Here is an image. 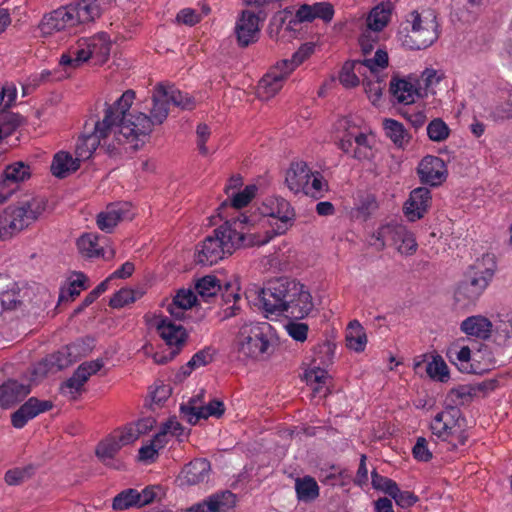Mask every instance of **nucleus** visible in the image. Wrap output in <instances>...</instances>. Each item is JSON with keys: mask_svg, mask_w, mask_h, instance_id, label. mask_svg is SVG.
<instances>
[{"mask_svg": "<svg viewBox=\"0 0 512 512\" xmlns=\"http://www.w3.org/2000/svg\"><path fill=\"white\" fill-rule=\"evenodd\" d=\"M407 23L411 25V29L402 39L404 46L412 50L425 49L438 39V23L433 10H414L409 14Z\"/></svg>", "mask_w": 512, "mask_h": 512, "instance_id": "nucleus-5", "label": "nucleus"}, {"mask_svg": "<svg viewBox=\"0 0 512 512\" xmlns=\"http://www.w3.org/2000/svg\"><path fill=\"white\" fill-rule=\"evenodd\" d=\"M258 300L266 313L304 319L314 308L307 287L295 279L279 277L269 280L260 289Z\"/></svg>", "mask_w": 512, "mask_h": 512, "instance_id": "nucleus-3", "label": "nucleus"}, {"mask_svg": "<svg viewBox=\"0 0 512 512\" xmlns=\"http://www.w3.org/2000/svg\"><path fill=\"white\" fill-rule=\"evenodd\" d=\"M224 412V403L218 399H213L207 405L198 407L197 400L191 398L188 403L180 406L182 417L191 425H195L200 419H207L210 416L220 418Z\"/></svg>", "mask_w": 512, "mask_h": 512, "instance_id": "nucleus-10", "label": "nucleus"}, {"mask_svg": "<svg viewBox=\"0 0 512 512\" xmlns=\"http://www.w3.org/2000/svg\"><path fill=\"white\" fill-rule=\"evenodd\" d=\"M138 293L131 289H120L116 292L109 301V306L112 308H122L125 305L133 303L138 298Z\"/></svg>", "mask_w": 512, "mask_h": 512, "instance_id": "nucleus-51", "label": "nucleus"}, {"mask_svg": "<svg viewBox=\"0 0 512 512\" xmlns=\"http://www.w3.org/2000/svg\"><path fill=\"white\" fill-rule=\"evenodd\" d=\"M349 331L346 334L347 346L356 352H361L365 349L367 343V336L363 327L357 320L349 323Z\"/></svg>", "mask_w": 512, "mask_h": 512, "instance_id": "nucleus-37", "label": "nucleus"}, {"mask_svg": "<svg viewBox=\"0 0 512 512\" xmlns=\"http://www.w3.org/2000/svg\"><path fill=\"white\" fill-rule=\"evenodd\" d=\"M426 372L433 380L446 382L449 379L448 366L439 355L433 357V360L427 364Z\"/></svg>", "mask_w": 512, "mask_h": 512, "instance_id": "nucleus-44", "label": "nucleus"}, {"mask_svg": "<svg viewBox=\"0 0 512 512\" xmlns=\"http://www.w3.org/2000/svg\"><path fill=\"white\" fill-rule=\"evenodd\" d=\"M85 137L86 136H84L81 142L77 145H82ZM77 148L78 146H76V149ZM83 152L85 153V157H83V159L89 158L92 155V153L89 155L85 146H83ZM76 153H78L77 150ZM77 155V158H73L68 152L60 151L56 153L51 164V173L55 177L63 179L77 171L80 167V158H82L79 154Z\"/></svg>", "mask_w": 512, "mask_h": 512, "instance_id": "nucleus-20", "label": "nucleus"}, {"mask_svg": "<svg viewBox=\"0 0 512 512\" xmlns=\"http://www.w3.org/2000/svg\"><path fill=\"white\" fill-rule=\"evenodd\" d=\"M123 446L114 434H111L96 447L97 457L106 464L107 460L113 459Z\"/></svg>", "mask_w": 512, "mask_h": 512, "instance_id": "nucleus-39", "label": "nucleus"}, {"mask_svg": "<svg viewBox=\"0 0 512 512\" xmlns=\"http://www.w3.org/2000/svg\"><path fill=\"white\" fill-rule=\"evenodd\" d=\"M211 466L205 458H197L184 466L179 476L182 484L196 485L208 479Z\"/></svg>", "mask_w": 512, "mask_h": 512, "instance_id": "nucleus-23", "label": "nucleus"}, {"mask_svg": "<svg viewBox=\"0 0 512 512\" xmlns=\"http://www.w3.org/2000/svg\"><path fill=\"white\" fill-rule=\"evenodd\" d=\"M371 483L374 489L382 491L389 496L392 495L398 486L394 480L378 474L376 470L371 472Z\"/></svg>", "mask_w": 512, "mask_h": 512, "instance_id": "nucleus-53", "label": "nucleus"}, {"mask_svg": "<svg viewBox=\"0 0 512 512\" xmlns=\"http://www.w3.org/2000/svg\"><path fill=\"white\" fill-rule=\"evenodd\" d=\"M269 216L281 221L282 225L278 226V231L279 233H283L287 230L288 224L291 225V222L294 220L295 212L287 200L276 198L275 201L272 202Z\"/></svg>", "mask_w": 512, "mask_h": 512, "instance_id": "nucleus-31", "label": "nucleus"}, {"mask_svg": "<svg viewBox=\"0 0 512 512\" xmlns=\"http://www.w3.org/2000/svg\"><path fill=\"white\" fill-rule=\"evenodd\" d=\"M46 208L43 199L33 198L17 205H10L2 212L11 237L34 223Z\"/></svg>", "mask_w": 512, "mask_h": 512, "instance_id": "nucleus-7", "label": "nucleus"}, {"mask_svg": "<svg viewBox=\"0 0 512 512\" xmlns=\"http://www.w3.org/2000/svg\"><path fill=\"white\" fill-rule=\"evenodd\" d=\"M417 171L421 182L431 186L440 185L446 179L445 163L437 156H425L419 163Z\"/></svg>", "mask_w": 512, "mask_h": 512, "instance_id": "nucleus-15", "label": "nucleus"}, {"mask_svg": "<svg viewBox=\"0 0 512 512\" xmlns=\"http://www.w3.org/2000/svg\"><path fill=\"white\" fill-rule=\"evenodd\" d=\"M415 459L418 461L428 462L432 459V453L428 449L427 440L424 437H419L412 449Z\"/></svg>", "mask_w": 512, "mask_h": 512, "instance_id": "nucleus-63", "label": "nucleus"}, {"mask_svg": "<svg viewBox=\"0 0 512 512\" xmlns=\"http://www.w3.org/2000/svg\"><path fill=\"white\" fill-rule=\"evenodd\" d=\"M31 176L30 166L22 161L8 165L0 177V204L4 203L18 188L21 182Z\"/></svg>", "mask_w": 512, "mask_h": 512, "instance_id": "nucleus-9", "label": "nucleus"}, {"mask_svg": "<svg viewBox=\"0 0 512 512\" xmlns=\"http://www.w3.org/2000/svg\"><path fill=\"white\" fill-rule=\"evenodd\" d=\"M165 95V85L159 83L153 92V107L150 111V118L156 125L162 124L169 114L168 103L165 100Z\"/></svg>", "mask_w": 512, "mask_h": 512, "instance_id": "nucleus-30", "label": "nucleus"}, {"mask_svg": "<svg viewBox=\"0 0 512 512\" xmlns=\"http://www.w3.org/2000/svg\"><path fill=\"white\" fill-rule=\"evenodd\" d=\"M53 406V402L50 400H40L36 397H30L11 414V424L14 428L21 429L28 421L34 419L41 413L51 410Z\"/></svg>", "mask_w": 512, "mask_h": 512, "instance_id": "nucleus-12", "label": "nucleus"}, {"mask_svg": "<svg viewBox=\"0 0 512 512\" xmlns=\"http://www.w3.org/2000/svg\"><path fill=\"white\" fill-rule=\"evenodd\" d=\"M391 16V4L380 3L375 6L369 13L367 17V25L369 29L379 32L381 31L389 22Z\"/></svg>", "mask_w": 512, "mask_h": 512, "instance_id": "nucleus-32", "label": "nucleus"}, {"mask_svg": "<svg viewBox=\"0 0 512 512\" xmlns=\"http://www.w3.org/2000/svg\"><path fill=\"white\" fill-rule=\"evenodd\" d=\"M17 97V90L13 85L0 86V108H10Z\"/></svg>", "mask_w": 512, "mask_h": 512, "instance_id": "nucleus-64", "label": "nucleus"}, {"mask_svg": "<svg viewBox=\"0 0 512 512\" xmlns=\"http://www.w3.org/2000/svg\"><path fill=\"white\" fill-rule=\"evenodd\" d=\"M390 497L403 509L413 506L419 499L413 492L401 491L398 486Z\"/></svg>", "mask_w": 512, "mask_h": 512, "instance_id": "nucleus-58", "label": "nucleus"}, {"mask_svg": "<svg viewBox=\"0 0 512 512\" xmlns=\"http://www.w3.org/2000/svg\"><path fill=\"white\" fill-rule=\"evenodd\" d=\"M235 506L236 495L230 490H223L213 493L186 512H233Z\"/></svg>", "mask_w": 512, "mask_h": 512, "instance_id": "nucleus-14", "label": "nucleus"}, {"mask_svg": "<svg viewBox=\"0 0 512 512\" xmlns=\"http://www.w3.org/2000/svg\"><path fill=\"white\" fill-rule=\"evenodd\" d=\"M288 334L296 341L304 342L307 339L309 327L302 322H289L286 325Z\"/></svg>", "mask_w": 512, "mask_h": 512, "instance_id": "nucleus-61", "label": "nucleus"}, {"mask_svg": "<svg viewBox=\"0 0 512 512\" xmlns=\"http://www.w3.org/2000/svg\"><path fill=\"white\" fill-rule=\"evenodd\" d=\"M314 52L313 43H304L292 55L291 59H283L279 61L280 65L286 69V72L291 74L300 64L309 58Z\"/></svg>", "mask_w": 512, "mask_h": 512, "instance_id": "nucleus-40", "label": "nucleus"}, {"mask_svg": "<svg viewBox=\"0 0 512 512\" xmlns=\"http://www.w3.org/2000/svg\"><path fill=\"white\" fill-rule=\"evenodd\" d=\"M125 219H131L127 203L109 205L106 211L97 215V226L100 230L111 233L114 227Z\"/></svg>", "mask_w": 512, "mask_h": 512, "instance_id": "nucleus-22", "label": "nucleus"}, {"mask_svg": "<svg viewBox=\"0 0 512 512\" xmlns=\"http://www.w3.org/2000/svg\"><path fill=\"white\" fill-rule=\"evenodd\" d=\"M370 70L371 75H379L377 68H386L388 66V54L385 50L378 49L373 58L361 61V66Z\"/></svg>", "mask_w": 512, "mask_h": 512, "instance_id": "nucleus-50", "label": "nucleus"}, {"mask_svg": "<svg viewBox=\"0 0 512 512\" xmlns=\"http://www.w3.org/2000/svg\"><path fill=\"white\" fill-rule=\"evenodd\" d=\"M77 278L69 283V286L67 290H62L59 296V301L67 300L66 293L71 298V300H74L79 294L82 289H86L85 282L87 281V277L83 273H77Z\"/></svg>", "mask_w": 512, "mask_h": 512, "instance_id": "nucleus-54", "label": "nucleus"}, {"mask_svg": "<svg viewBox=\"0 0 512 512\" xmlns=\"http://www.w3.org/2000/svg\"><path fill=\"white\" fill-rule=\"evenodd\" d=\"M33 472L32 466L10 469L5 473V482L8 485H19L29 479Z\"/></svg>", "mask_w": 512, "mask_h": 512, "instance_id": "nucleus-52", "label": "nucleus"}, {"mask_svg": "<svg viewBox=\"0 0 512 512\" xmlns=\"http://www.w3.org/2000/svg\"><path fill=\"white\" fill-rule=\"evenodd\" d=\"M77 23L75 9L61 7L45 15L39 24V28L43 35H51L67 27L75 26Z\"/></svg>", "mask_w": 512, "mask_h": 512, "instance_id": "nucleus-13", "label": "nucleus"}, {"mask_svg": "<svg viewBox=\"0 0 512 512\" xmlns=\"http://www.w3.org/2000/svg\"><path fill=\"white\" fill-rule=\"evenodd\" d=\"M258 22L259 18L254 12L249 10L241 12L234 29L239 47H248L258 40L260 32Z\"/></svg>", "mask_w": 512, "mask_h": 512, "instance_id": "nucleus-11", "label": "nucleus"}, {"mask_svg": "<svg viewBox=\"0 0 512 512\" xmlns=\"http://www.w3.org/2000/svg\"><path fill=\"white\" fill-rule=\"evenodd\" d=\"M165 92V100L168 105L171 103L172 105L183 110H192L195 107L194 99L187 93H183L182 91L176 89L174 86L165 85Z\"/></svg>", "mask_w": 512, "mask_h": 512, "instance_id": "nucleus-38", "label": "nucleus"}, {"mask_svg": "<svg viewBox=\"0 0 512 512\" xmlns=\"http://www.w3.org/2000/svg\"><path fill=\"white\" fill-rule=\"evenodd\" d=\"M99 236L93 233L83 234L77 240V247L82 256L86 258H94L102 256L105 259H110L114 256V250L110 251V255H104L103 248L98 245Z\"/></svg>", "mask_w": 512, "mask_h": 512, "instance_id": "nucleus-29", "label": "nucleus"}, {"mask_svg": "<svg viewBox=\"0 0 512 512\" xmlns=\"http://www.w3.org/2000/svg\"><path fill=\"white\" fill-rule=\"evenodd\" d=\"M84 44L87 46L86 48H71L68 53L62 54L59 60L60 65L76 68L88 61L94 54L98 53L97 44L95 42L87 43L85 40ZM109 51L110 48L107 44L103 43L99 47V53L104 56H108Z\"/></svg>", "mask_w": 512, "mask_h": 512, "instance_id": "nucleus-18", "label": "nucleus"}, {"mask_svg": "<svg viewBox=\"0 0 512 512\" xmlns=\"http://www.w3.org/2000/svg\"><path fill=\"white\" fill-rule=\"evenodd\" d=\"M23 120L20 114L13 113L9 111L8 108L2 109L0 112V124L5 136L10 135L16 130L23 123Z\"/></svg>", "mask_w": 512, "mask_h": 512, "instance_id": "nucleus-47", "label": "nucleus"}, {"mask_svg": "<svg viewBox=\"0 0 512 512\" xmlns=\"http://www.w3.org/2000/svg\"><path fill=\"white\" fill-rule=\"evenodd\" d=\"M139 491L133 488L125 489L113 498L112 508L114 510H127L131 507H138L140 504Z\"/></svg>", "mask_w": 512, "mask_h": 512, "instance_id": "nucleus-41", "label": "nucleus"}, {"mask_svg": "<svg viewBox=\"0 0 512 512\" xmlns=\"http://www.w3.org/2000/svg\"><path fill=\"white\" fill-rule=\"evenodd\" d=\"M431 205V192L426 187H418L411 191L405 202L403 211L409 221L414 222L424 217Z\"/></svg>", "mask_w": 512, "mask_h": 512, "instance_id": "nucleus-16", "label": "nucleus"}, {"mask_svg": "<svg viewBox=\"0 0 512 512\" xmlns=\"http://www.w3.org/2000/svg\"><path fill=\"white\" fill-rule=\"evenodd\" d=\"M251 220L242 214L237 218L225 221L207 236L198 251L196 260L199 264L212 266L226 255H231L236 249L260 246L268 243L272 236H260L251 233Z\"/></svg>", "mask_w": 512, "mask_h": 512, "instance_id": "nucleus-2", "label": "nucleus"}, {"mask_svg": "<svg viewBox=\"0 0 512 512\" xmlns=\"http://www.w3.org/2000/svg\"><path fill=\"white\" fill-rule=\"evenodd\" d=\"M383 128L386 136L397 146L403 147L410 139V136L402 123L386 118L383 120Z\"/></svg>", "mask_w": 512, "mask_h": 512, "instance_id": "nucleus-34", "label": "nucleus"}, {"mask_svg": "<svg viewBox=\"0 0 512 512\" xmlns=\"http://www.w3.org/2000/svg\"><path fill=\"white\" fill-rule=\"evenodd\" d=\"M86 382L87 377L75 370L73 375L62 383L60 389L62 393L78 394L83 391V386Z\"/></svg>", "mask_w": 512, "mask_h": 512, "instance_id": "nucleus-49", "label": "nucleus"}, {"mask_svg": "<svg viewBox=\"0 0 512 512\" xmlns=\"http://www.w3.org/2000/svg\"><path fill=\"white\" fill-rule=\"evenodd\" d=\"M74 9L78 23L80 21L92 20L99 16L98 6L93 4V2H90V0H82L78 8Z\"/></svg>", "mask_w": 512, "mask_h": 512, "instance_id": "nucleus-55", "label": "nucleus"}, {"mask_svg": "<svg viewBox=\"0 0 512 512\" xmlns=\"http://www.w3.org/2000/svg\"><path fill=\"white\" fill-rule=\"evenodd\" d=\"M356 66H361L360 60L347 61L344 63L339 74V81L344 87L352 88L359 84V78L354 72Z\"/></svg>", "mask_w": 512, "mask_h": 512, "instance_id": "nucleus-45", "label": "nucleus"}, {"mask_svg": "<svg viewBox=\"0 0 512 512\" xmlns=\"http://www.w3.org/2000/svg\"><path fill=\"white\" fill-rule=\"evenodd\" d=\"M325 190V184L322 176L317 172L314 174L311 171V179L307 181V189H304L305 195L311 196L315 199L322 197V193Z\"/></svg>", "mask_w": 512, "mask_h": 512, "instance_id": "nucleus-57", "label": "nucleus"}, {"mask_svg": "<svg viewBox=\"0 0 512 512\" xmlns=\"http://www.w3.org/2000/svg\"><path fill=\"white\" fill-rule=\"evenodd\" d=\"M491 321L481 315L470 316L461 323V330L468 336L486 340L490 338L492 332Z\"/></svg>", "mask_w": 512, "mask_h": 512, "instance_id": "nucleus-27", "label": "nucleus"}, {"mask_svg": "<svg viewBox=\"0 0 512 512\" xmlns=\"http://www.w3.org/2000/svg\"><path fill=\"white\" fill-rule=\"evenodd\" d=\"M31 392L30 385L8 380L0 385V407L8 408L21 402Z\"/></svg>", "mask_w": 512, "mask_h": 512, "instance_id": "nucleus-25", "label": "nucleus"}, {"mask_svg": "<svg viewBox=\"0 0 512 512\" xmlns=\"http://www.w3.org/2000/svg\"><path fill=\"white\" fill-rule=\"evenodd\" d=\"M450 129L441 118L433 119L427 126V135L431 141L442 142L449 137Z\"/></svg>", "mask_w": 512, "mask_h": 512, "instance_id": "nucleus-46", "label": "nucleus"}, {"mask_svg": "<svg viewBox=\"0 0 512 512\" xmlns=\"http://www.w3.org/2000/svg\"><path fill=\"white\" fill-rule=\"evenodd\" d=\"M134 98L135 92L127 90L114 104H105L106 109L103 119L95 122L93 132L86 135L82 145H78L77 151L80 156L85 157L83 146L87 148L89 155L99 146L104 148L108 154H114L116 145L114 142L107 143V138L115 127L119 129L118 135L115 132L117 144L122 142L120 136L125 139L130 137L138 139L140 136H147L152 132L153 126L156 124L150 116L142 112L137 114L128 113Z\"/></svg>", "mask_w": 512, "mask_h": 512, "instance_id": "nucleus-1", "label": "nucleus"}, {"mask_svg": "<svg viewBox=\"0 0 512 512\" xmlns=\"http://www.w3.org/2000/svg\"><path fill=\"white\" fill-rule=\"evenodd\" d=\"M156 329L169 348L181 350L187 341L188 334L185 328L181 325H176L167 317L160 319Z\"/></svg>", "mask_w": 512, "mask_h": 512, "instance_id": "nucleus-21", "label": "nucleus"}, {"mask_svg": "<svg viewBox=\"0 0 512 512\" xmlns=\"http://www.w3.org/2000/svg\"><path fill=\"white\" fill-rule=\"evenodd\" d=\"M295 490L298 500L302 502L314 501L319 496V486L316 480L310 476L297 478Z\"/></svg>", "mask_w": 512, "mask_h": 512, "instance_id": "nucleus-33", "label": "nucleus"}, {"mask_svg": "<svg viewBox=\"0 0 512 512\" xmlns=\"http://www.w3.org/2000/svg\"><path fill=\"white\" fill-rule=\"evenodd\" d=\"M195 289L205 301H209L218 296L219 291H222V285L216 276L206 275L196 281Z\"/></svg>", "mask_w": 512, "mask_h": 512, "instance_id": "nucleus-36", "label": "nucleus"}, {"mask_svg": "<svg viewBox=\"0 0 512 512\" xmlns=\"http://www.w3.org/2000/svg\"><path fill=\"white\" fill-rule=\"evenodd\" d=\"M197 297L191 290L180 289L173 299V304L180 308L190 309L196 303Z\"/></svg>", "mask_w": 512, "mask_h": 512, "instance_id": "nucleus-62", "label": "nucleus"}, {"mask_svg": "<svg viewBox=\"0 0 512 512\" xmlns=\"http://www.w3.org/2000/svg\"><path fill=\"white\" fill-rule=\"evenodd\" d=\"M389 92L399 103L409 105L414 103L417 89L407 80L393 76L390 81Z\"/></svg>", "mask_w": 512, "mask_h": 512, "instance_id": "nucleus-28", "label": "nucleus"}, {"mask_svg": "<svg viewBox=\"0 0 512 512\" xmlns=\"http://www.w3.org/2000/svg\"><path fill=\"white\" fill-rule=\"evenodd\" d=\"M93 341L94 340L91 337L79 339L50 355L46 361L49 362L51 367H56L57 370H62L76 362L82 356H86L91 352L93 348Z\"/></svg>", "mask_w": 512, "mask_h": 512, "instance_id": "nucleus-8", "label": "nucleus"}, {"mask_svg": "<svg viewBox=\"0 0 512 512\" xmlns=\"http://www.w3.org/2000/svg\"><path fill=\"white\" fill-rule=\"evenodd\" d=\"M363 87L373 105H376L382 96L385 87L384 78L380 75H371L363 80Z\"/></svg>", "mask_w": 512, "mask_h": 512, "instance_id": "nucleus-42", "label": "nucleus"}, {"mask_svg": "<svg viewBox=\"0 0 512 512\" xmlns=\"http://www.w3.org/2000/svg\"><path fill=\"white\" fill-rule=\"evenodd\" d=\"M270 333L271 326L268 323L243 325L237 336L238 353L251 359L270 354Z\"/></svg>", "mask_w": 512, "mask_h": 512, "instance_id": "nucleus-6", "label": "nucleus"}, {"mask_svg": "<svg viewBox=\"0 0 512 512\" xmlns=\"http://www.w3.org/2000/svg\"><path fill=\"white\" fill-rule=\"evenodd\" d=\"M378 209L376 197L373 194H366L359 200L358 212L367 218Z\"/></svg>", "mask_w": 512, "mask_h": 512, "instance_id": "nucleus-60", "label": "nucleus"}, {"mask_svg": "<svg viewBox=\"0 0 512 512\" xmlns=\"http://www.w3.org/2000/svg\"><path fill=\"white\" fill-rule=\"evenodd\" d=\"M305 380L311 387L314 394H321L323 392V396H326L329 392V389L326 386L328 380V373L326 370L321 369L320 367L311 368L305 372Z\"/></svg>", "mask_w": 512, "mask_h": 512, "instance_id": "nucleus-35", "label": "nucleus"}, {"mask_svg": "<svg viewBox=\"0 0 512 512\" xmlns=\"http://www.w3.org/2000/svg\"><path fill=\"white\" fill-rule=\"evenodd\" d=\"M311 179V170L305 162H293L286 172L285 183L294 192H303L307 189V181Z\"/></svg>", "mask_w": 512, "mask_h": 512, "instance_id": "nucleus-26", "label": "nucleus"}, {"mask_svg": "<svg viewBox=\"0 0 512 512\" xmlns=\"http://www.w3.org/2000/svg\"><path fill=\"white\" fill-rule=\"evenodd\" d=\"M113 434L117 437L122 446L129 445L140 437L133 423L116 430Z\"/></svg>", "mask_w": 512, "mask_h": 512, "instance_id": "nucleus-59", "label": "nucleus"}, {"mask_svg": "<svg viewBox=\"0 0 512 512\" xmlns=\"http://www.w3.org/2000/svg\"><path fill=\"white\" fill-rule=\"evenodd\" d=\"M289 75L286 69L277 62L259 81L258 95L266 99L273 97L282 89L283 83Z\"/></svg>", "mask_w": 512, "mask_h": 512, "instance_id": "nucleus-17", "label": "nucleus"}, {"mask_svg": "<svg viewBox=\"0 0 512 512\" xmlns=\"http://www.w3.org/2000/svg\"><path fill=\"white\" fill-rule=\"evenodd\" d=\"M216 350L212 347H206L193 355L189 360V367H203L210 364L214 360Z\"/></svg>", "mask_w": 512, "mask_h": 512, "instance_id": "nucleus-56", "label": "nucleus"}, {"mask_svg": "<svg viewBox=\"0 0 512 512\" xmlns=\"http://www.w3.org/2000/svg\"><path fill=\"white\" fill-rule=\"evenodd\" d=\"M334 16V7L328 2H316L312 5H301L296 14L295 19L291 20L287 29L292 23L312 22L316 18L322 19L324 22H330Z\"/></svg>", "mask_w": 512, "mask_h": 512, "instance_id": "nucleus-19", "label": "nucleus"}, {"mask_svg": "<svg viewBox=\"0 0 512 512\" xmlns=\"http://www.w3.org/2000/svg\"><path fill=\"white\" fill-rule=\"evenodd\" d=\"M495 266L489 255H484L471 265L455 291L456 302L462 307L475 304L493 278Z\"/></svg>", "mask_w": 512, "mask_h": 512, "instance_id": "nucleus-4", "label": "nucleus"}, {"mask_svg": "<svg viewBox=\"0 0 512 512\" xmlns=\"http://www.w3.org/2000/svg\"><path fill=\"white\" fill-rule=\"evenodd\" d=\"M256 191V185H248L241 192H233L231 195L229 194V205L236 209H241L247 206L250 203V201L254 198Z\"/></svg>", "mask_w": 512, "mask_h": 512, "instance_id": "nucleus-48", "label": "nucleus"}, {"mask_svg": "<svg viewBox=\"0 0 512 512\" xmlns=\"http://www.w3.org/2000/svg\"><path fill=\"white\" fill-rule=\"evenodd\" d=\"M430 429L434 435L443 440L454 436V426H451V421L445 419V415L438 413L431 422Z\"/></svg>", "mask_w": 512, "mask_h": 512, "instance_id": "nucleus-43", "label": "nucleus"}, {"mask_svg": "<svg viewBox=\"0 0 512 512\" xmlns=\"http://www.w3.org/2000/svg\"><path fill=\"white\" fill-rule=\"evenodd\" d=\"M405 235H407L406 226L399 223H388L379 227L372 235L375 242L371 244L376 246L378 250H382L386 245H398L400 238Z\"/></svg>", "mask_w": 512, "mask_h": 512, "instance_id": "nucleus-24", "label": "nucleus"}]
</instances>
